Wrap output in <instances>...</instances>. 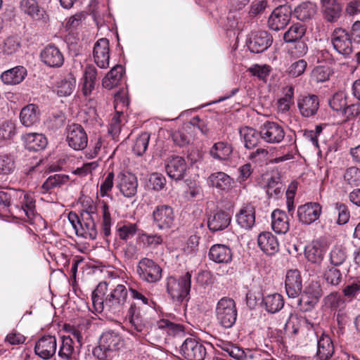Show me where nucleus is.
<instances>
[{
    "instance_id": "a18cd8bd",
    "label": "nucleus",
    "mask_w": 360,
    "mask_h": 360,
    "mask_svg": "<svg viewBox=\"0 0 360 360\" xmlns=\"http://www.w3.org/2000/svg\"><path fill=\"white\" fill-rule=\"evenodd\" d=\"M323 15L328 22H335L340 16L341 6L336 0H323Z\"/></svg>"
},
{
    "instance_id": "79ce46f5",
    "label": "nucleus",
    "mask_w": 360,
    "mask_h": 360,
    "mask_svg": "<svg viewBox=\"0 0 360 360\" xmlns=\"http://www.w3.org/2000/svg\"><path fill=\"white\" fill-rule=\"evenodd\" d=\"M124 73V68L121 65L113 67L103 79L102 84L105 89H111L118 84Z\"/></svg>"
},
{
    "instance_id": "6ab92c4d",
    "label": "nucleus",
    "mask_w": 360,
    "mask_h": 360,
    "mask_svg": "<svg viewBox=\"0 0 360 360\" xmlns=\"http://www.w3.org/2000/svg\"><path fill=\"white\" fill-rule=\"evenodd\" d=\"M117 187L124 197L132 198L137 193V178L131 173H122L118 176Z\"/></svg>"
},
{
    "instance_id": "7ed1b4c3",
    "label": "nucleus",
    "mask_w": 360,
    "mask_h": 360,
    "mask_svg": "<svg viewBox=\"0 0 360 360\" xmlns=\"http://www.w3.org/2000/svg\"><path fill=\"white\" fill-rule=\"evenodd\" d=\"M15 196L19 198L20 207L16 205L10 211L12 214L16 213L18 217L30 221L35 216V200L32 195L22 191H15Z\"/></svg>"
},
{
    "instance_id": "e433bc0d",
    "label": "nucleus",
    "mask_w": 360,
    "mask_h": 360,
    "mask_svg": "<svg viewBox=\"0 0 360 360\" xmlns=\"http://www.w3.org/2000/svg\"><path fill=\"white\" fill-rule=\"evenodd\" d=\"M108 289L106 282H101L92 292L91 300L96 312L101 313L106 310L105 297L104 295Z\"/></svg>"
},
{
    "instance_id": "69168bd1",
    "label": "nucleus",
    "mask_w": 360,
    "mask_h": 360,
    "mask_svg": "<svg viewBox=\"0 0 360 360\" xmlns=\"http://www.w3.org/2000/svg\"><path fill=\"white\" fill-rule=\"evenodd\" d=\"M15 135V125L12 121H5L0 125V140H10Z\"/></svg>"
},
{
    "instance_id": "b1692460",
    "label": "nucleus",
    "mask_w": 360,
    "mask_h": 360,
    "mask_svg": "<svg viewBox=\"0 0 360 360\" xmlns=\"http://www.w3.org/2000/svg\"><path fill=\"white\" fill-rule=\"evenodd\" d=\"M231 221L230 214L225 211H217L207 219V226L212 233L221 231L229 227Z\"/></svg>"
},
{
    "instance_id": "0eeeda50",
    "label": "nucleus",
    "mask_w": 360,
    "mask_h": 360,
    "mask_svg": "<svg viewBox=\"0 0 360 360\" xmlns=\"http://www.w3.org/2000/svg\"><path fill=\"white\" fill-rule=\"evenodd\" d=\"M180 353L187 360H204L207 348L198 340L188 338L182 343Z\"/></svg>"
},
{
    "instance_id": "9d476101",
    "label": "nucleus",
    "mask_w": 360,
    "mask_h": 360,
    "mask_svg": "<svg viewBox=\"0 0 360 360\" xmlns=\"http://www.w3.org/2000/svg\"><path fill=\"white\" fill-rule=\"evenodd\" d=\"M57 345V339L55 335H43L36 342L34 352L41 359L48 360L56 354Z\"/></svg>"
},
{
    "instance_id": "864d4df0",
    "label": "nucleus",
    "mask_w": 360,
    "mask_h": 360,
    "mask_svg": "<svg viewBox=\"0 0 360 360\" xmlns=\"http://www.w3.org/2000/svg\"><path fill=\"white\" fill-rule=\"evenodd\" d=\"M156 325L158 328L165 330L170 335H176L184 332V327L182 325L175 323L166 319L158 321Z\"/></svg>"
},
{
    "instance_id": "f704fd0d",
    "label": "nucleus",
    "mask_w": 360,
    "mask_h": 360,
    "mask_svg": "<svg viewBox=\"0 0 360 360\" xmlns=\"http://www.w3.org/2000/svg\"><path fill=\"white\" fill-rule=\"evenodd\" d=\"M20 120L22 125L29 127L39 121V110L35 104H29L20 111Z\"/></svg>"
},
{
    "instance_id": "a211bd4d",
    "label": "nucleus",
    "mask_w": 360,
    "mask_h": 360,
    "mask_svg": "<svg viewBox=\"0 0 360 360\" xmlns=\"http://www.w3.org/2000/svg\"><path fill=\"white\" fill-rule=\"evenodd\" d=\"M79 349L70 335H63L60 337L58 355L63 360H77Z\"/></svg>"
},
{
    "instance_id": "7c9ffc66",
    "label": "nucleus",
    "mask_w": 360,
    "mask_h": 360,
    "mask_svg": "<svg viewBox=\"0 0 360 360\" xmlns=\"http://www.w3.org/2000/svg\"><path fill=\"white\" fill-rule=\"evenodd\" d=\"M209 258L216 263H229L232 259V252L225 245L215 244L210 249Z\"/></svg>"
},
{
    "instance_id": "20e7f679",
    "label": "nucleus",
    "mask_w": 360,
    "mask_h": 360,
    "mask_svg": "<svg viewBox=\"0 0 360 360\" xmlns=\"http://www.w3.org/2000/svg\"><path fill=\"white\" fill-rule=\"evenodd\" d=\"M127 289L124 285L118 284L105 296L106 311L119 315L127 299Z\"/></svg>"
},
{
    "instance_id": "5701e85b",
    "label": "nucleus",
    "mask_w": 360,
    "mask_h": 360,
    "mask_svg": "<svg viewBox=\"0 0 360 360\" xmlns=\"http://www.w3.org/2000/svg\"><path fill=\"white\" fill-rule=\"evenodd\" d=\"M81 217V223L77 229V236L88 240H95L98 236L96 221L99 217Z\"/></svg>"
},
{
    "instance_id": "8fccbe9b",
    "label": "nucleus",
    "mask_w": 360,
    "mask_h": 360,
    "mask_svg": "<svg viewBox=\"0 0 360 360\" xmlns=\"http://www.w3.org/2000/svg\"><path fill=\"white\" fill-rule=\"evenodd\" d=\"M306 32L304 25L296 23L292 25L284 34L283 39L287 43L300 41Z\"/></svg>"
},
{
    "instance_id": "680f3d73",
    "label": "nucleus",
    "mask_w": 360,
    "mask_h": 360,
    "mask_svg": "<svg viewBox=\"0 0 360 360\" xmlns=\"http://www.w3.org/2000/svg\"><path fill=\"white\" fill-rule=\"evenodd\" d=\"M330 108L337 112H343L344 108L347 106V96L344 92L335 93L329 101Z\"/></svg>"
},
{
    "instance_id": "3c124183",
    "label": "nucleus",
    "mask_w": 360,
    "mask_h": 360,
    "mask_svg": "<svg viewBox=\"0 0 360 360\" xmlns=\"http://www.w3.org/2000/svg\"><path fill=\"white\" fill-rule=\"evenodd\" d=\"M76 85V80L72 76L59 81L56 86V93L59 96H70L74 91Z\"/></svg>"
},
{
    "instance_id": "f3484780",
    "label": "nucleus",
    "mask_w": 360,
    "mask_h": 360,
    "mask_svg": "<svg viewBox=\"0 0 360 360\" xmlns=\"http://www.w3.org/2000/svg\"><path fill=\"white\" fill-rule=\"evenodd\" d=\"M328 247L320 240H314L304 248V256L312 264H320L323 260Z\"/></svg>"
},
{
    "instance_id": "ea45409f",
    "label": "nucleus",
    "mask_w": 360,
    "mask_h": 360,
    "mask_svg": "<svg viewBox=\"0 0 360 360\" xmlns=\"http://www.w3.org/2000/svg\"><path fill=\"white\" fill-rule=\"evenodd\" d=\"M334 353V346L331 338L322 334L317 341V356L320 360H328Z\"/></svg>"
},
{
    "instance_id": "cd10ccee",
    "label": "nucleus",
    "mask_w": 360,
    "mask_h": 360,
    "mask_svg": "<svg viewBox=\"0 0 360 360\" xmlns=\"http://www.w3.org/2000/svg\"><path fill=\"white\" fill-rule=\"evenodd\" d=\"M252 22L250 15L245 12L231 11L227 17V26L232 30H243Z\"/></svg>"
},
{
    "instance_id": "bf43d9fd",
    "label": "nucleus",
    "mask_w": 360,
    "mask_h": 360,
    "mask_svg": "<svg viewBox=\"0 0 360 360\" xmlns=\"http://www.w3.org/2000/svg\"><path fill=\"white\" fill-rule=\"evenodd\" d=\"M82 208L80 211V217H99L97 213V207L94 200L89 197H84L82 200Z\"/></svg>"
},
{
    "instance_id": "09e8293b",
    "label": "nucleus",
    "mask_w": 360,
    "mask_h": 360,
    "mask_svg": "<svg viewBox=\"0 0 360 360\" xmlns=\"http://www.w3.org/2000/svg\"><path fill=\"white\" fill-rule=\"evenodd\" d=\"M266 194L269 198H278L285 189L284 185L278 176L268 179L265 185Z\"/></svg>"
},
{
    "instance_id": "412c9836",
    "label": "nucleus",
    "mask_w": 360,
    "mask_h": 360,
    "mask_svg": "<svg viewBox=\"0 0 360 360\" xmlns=\"http://www.w3.org/2000/svg\"><path fill=\"white\" fill-rule=\"evenodd\" d=\"M93 56L98 67L103 69L109 67V41L106 38H101L96 41L94 47Z\"/></svg>"
},
{
    "instance_id": "c756f323",
    "label": "nucleus",
    "mask_w": 360,
    "mask_h": 360,
    "mask_svg": "<svg viewBox=\"0 0 360 360\" xmlns=\"http://www.w3.org/2000/svg\"><path fill=\"white\" fill-rule=\"evenodd\" d=\"M26 75L25 68L18 65L2 72L1 79L5 84L15 85L21 83Z\"/></svg>"
},
{
    "instance_id": "c03bdc74",
    "label": "nucleus",
    "mask_w": 360,
    "mask_h": 360,
    "mask_svg": "<svg viewBox=\"0 0 360 360\" xmlns=\"http://www.w3.org/2000/svg\"><path fill=\"white\" fill-rule=\"evenodd\" d=\"M294 103V87L286 86L283 89V96L277 101V110L278 112H288Z\"/></svg>"
},
{
    "instance_id": "4be33fe9",
    "label": "nucleus",
    "mask_w": 360,
    "mask_h": 360,
    "mask_svg": "<svg viewBox=\"0 0 360 360\" xmlns=\"http://www.w3.org/2000/svg\"><path fill=\"white\" fill-rule=\"evenodd\" d=\"M321 207L316 202H308L297 209L299 221L302 224H311L316 221L321 214Z\"/></svg>"
},
{
    "instance_id": "6e6d98bb",
    "label": "nucleus",
    "mask_w": 360,
    "mask_h": 360,
    "mask_svg": "<svg viewBox=\"0 0 360 360\" xmlns=\"http://www.w3.org/2000/svg\"><path fill=\"white\" fill-rule=\"evenodd\" d=\"M149 140L150 134L148 132H143L139 134L132 147L134 153L138 156L143 155L148 148Z\"/></svg>"
},
{
    "instance_id": "4d7b16f0",
    "label": "nucleus",
    "mask_w": 360,
    "mask_h": 360,
    "mask_svg": "<svg viewBox=\"0 0 360 360\" xmlns=\"http://www.w3.org/2000/svg\"><path fill=\"white\" fill-rule=\"evenodd\" d=\"M139 239L144 247L150 248H155L163 242L162 236L158 233L149 234L142 232L139 234Z\"/></svg>"
},
{
    "instance_id": "473e14b6",
    "label": "nucleus",
    "mask_w": 360,
    "mask_h": 360,
    "mask_svg": "<svg viewBox=\"0 0 360 360\" xmlns=\"http://www.w3.org/2000/svg\"><path fill=\"white\" fill-rule=\"evenodd\" d=\"M289 219L284 211L275 210L271 213V228L278 234H285L289 230Z\"/></svg>"
},
{
    "instance_id": "9b49d317",
    "label": "nucleus",
    "mask_w": 360,
    "mask_h": 360,
    "mask_svg": "<svg viewBox=\"0 0 360 360\" xmlns=\"http://www.w3.org/2000/svg\"><path fill=\"white\" fill-rule=\"evenodd\" d=\"M165 170L171 179L179 181L186 175L187 163L183 157L172 155L166 160Z\"/></svg>"
},
{
    "instance_id": "c85d7f7f",
    "label": "nucleus",
    "mask_w": 360,
    "mask_h": 360,
    "mask_svg": "<svg viewBox=\"0 0 360 360\" xmlns=\"http://www.w3.org/2000/svg\"><path fill=\"white\" fill-rule=\"evenodd\" d=\"M21 10L33 19L46 22L48 18L46 12L41 9L36 0H22Z\"/></svg>"
},
{
    "instance_id": "49530a36",
    "label": "nucleus",
    "mask_w": 360,
    "mask_h": 360,
    "mask_svg": "<svg viewBox=\"0 0 360 360\" xmlns=\"http://www.w3.org/2000/svg\"><path fill=\"white\" fill-rule=\"evenodd\" d=\"M15 169V163L12 155L0 154V181H7Z\"/></svg>"
},
{
    "instance_id": "5fc2aeb1",
    "label": "nucleus",
    "mask_w": 360,
    "mask_h": 360,
    "mask_svg": "<svg viewBox=\"0 0 360 360\" xmlns=\"http://www.w3.org/2000/svg\"><path fill=\"white\" fill-rule=\"evenodd\" d=\"M347 258L346 250L341 245H336L333 247L330 252V262L332 265L337 266L342 264Z\"/></svg>"
},
{
    "instance_id": "c9c22d12",
    "label": "nucleus",
    "mask_w": 360,
    "mask_h": 360,
    "mask_svg": "<svg viewBox=\"0 0 360 360\" xmlns=\"http://www.w3.org/2000/svg\"><path fill=\"white\" fill-rule=\"evenodd\" d=\"M316 5L312 2H303L296 6L291 15L301 21H307L311 19L316 13Z\"/></svg>"
},
{
    "instance_id": "0e129e2a",
    "label": "nucleus",
    "mask_w": 360,
    "mask_h": 360,
    "mask_svg": "<svg viewBox=\"0 0 360 360\" xmlns=\"http://www.w3.org/2000/svg\"><path fill=\"white\" fill-rule=\"evenodd\" d=\"M325 304L332 309L339 310L344 308L345 300L338 292H332L324 298Z\"/></svg>"
},
{
    "instance_id": "de8ad7c7",
    "label": "nucleus",
    "mask_w": 360,
    "mask_h": 360,
    "mask_svg": "<svg viewBox=\"0 0 360 360\" xmlns=\"http://www.w3.org/2000/svg\"><path fill=\"white\" fill-rule=\"evenodd\" d=\"M69 181V176L65 174H56L48 177L41 186V192L49 193L53 188L60 187Z\"/></svg>"
},
{
    "instance_id": "052dcab7",
    "label": "nucleus",
    "mask_w": 360,
    "mask_h": 360,
    "mask_svg": "<svg viewBox=\"0 0 360 360\" xmlns=\"http://www.w3.org/2000/svg\"><path fill=\"white\" fill-rule=\"evenodd\" d=\"M288 47V53L295 58H300L304 56L308 51V46L303 40L290 42Z\"/></svg>"
},
{
    "instance_id": "f257e3e1",
    "label": "nucleus",
    "mask_w": 360,
    "mask_h": 360,
    "mask_svg": "<svg viewBox=\"0 0 360 360\" xmlns=\"http://www.w3.org/2000/svg\"><path fill=\"white\" fill-rule=\"evenodd\" d=\"M214 315L219 326L224 328H232L238 316V311L235 301L228 297L221 298L217 302Z\"/></svg>"
},
{
    "instance_id": "aec40b11",
    "label": "nucleus",
    "mask_w": 360,
    "mask_h": 360,
    "mask_svg": "<svg viewBox=\"0 0 360 360\" xmlns=\"http://www.w3.org/2000/svg\"><path fill=\"white\" fill-rule=\"evenodd\" d=\"M285 287L289 297L295 298L300 295L302 289V279L300 271L290 269L287 271Z\"/></svg>"
},
{
    "instance_id": "4c0bfd02",
    "label": "nucleus",
    "mask_w": 360,
    "mask_h": 360,
    "mask_svg": "<svg viewBox=\"0 0 360 360\" xmlns=\"http://www.w3.org/2000/svg\"><path fill=\"white\" fill-rule=\"evenodd\" d=\"M127 317L131 326L137 332H142L146 328V322L141 314V309L136 303H132L128 309Z\"/></svg>"
},
{
    "instance_id": "6e6552de",
    "label": "nucleus",
    "mask_w": 360,
    "mask_h": 360,
    "mask_svg": "<svg viewBox=\"0 0 360 360\" xmlns=\"http://www.w3.org/2000/svg\"><path fill=\"white\" fill-rule=\"evenodd\" d=\"M66 141L72 149L82 150L87 146L88 136L80 124H72L67 127Z\"/></svg>"
},
{
    "instance_id": "dca6fc26",
    "label": "nucleus",
    "mask_w": 360,
    "mask_h": 360,
    "mask_svg": "<svg viewBox=\"0 0 360 360\" xmlns=\"http://www.w3.org/2000/svg\"><path fill=\"white\" fill-rule=\"evenodd\" d=\"M291 10L286 6L275 8L268 20L270 29L277 31L284 28L290 20Z\"/></svg>"
},
{
    "instance_id": "338daca9",
    "label": "nucleus",
    "mask_w": 360,
    "mask_h": 360,
    "mask_svg": "<svg viewBox=\"0 0 360 360\" xmlns=\"http://www.w3.org/2000/svg\"><path fill=\"white\" fill-rule=\"evenodd\" d=\"M344 179L352 186H360V169L356 167H349L344 174Z\"/></svg>"
},
{
    "instance_id": "a878e982",
    "label": "nucleus",
    "mask_w": 360,
    "mask_h": 360,
    "mask_svg": "<svg viewBox=\"0 0 360 360\" xmlns=\"http://www.w3.org/2000/svg\"><path fill=\"white\" fill-rule=\"evenodd\" d=\"M236 221L241 228L251 229L255 223V209L251 204L244 205L236 214Z\"/></svg>"
},
{
    "instance_id": "bb28decb",
    "label": "nucleus",
    "mask_w": 360,
    "mask_h": 360,
    "mask_svg": "<svg viewBox=\"0 0 360 360\" xmlns=\"http://www.w3.org/2000/svg\"><path fill=\"white\" fill-rule=\"evenodd\" d=\"M257 243L261 250L266 255H274L279 250L278 239L271 232L261 233L258 236Z\"/></svg>"
},
{
    "instance_id": "a19ab883",
    "label": "nucleus",
    "mask_w": 360,
    "mask_h": 360,
    "mask_svg": "<svg viewBox=\"0 0 360 360\" xmlns=\"http://www.w3.org/2000/svg\"><path fill=\"white\" fill-rule=\"evenodd\" d=\"M232 179L223 172L212 173L208 177V183L210 186L220 191H227L231 187Z\"/></svg>"
},
{
    "instance_id": "13d9d810",
    "label": "nucleus",
    "mask_w": 360,
    "mask_h": 360,
    "mask_svg": "<svg viewBox=\"0 0 360 360\" xmlns=\"http://www.w3.org/2000/svg\"><path fill=\"white\" fill-rule=\"evenodd\" d=\"M138 231V226L134 223H125L117 229L119 238L122 240H128L132 238Z\"/></svg>"
},
{
    "instance_id": "f03ea898",
    "label": "nucleus",
    "mask_w": 360,
    "mask_h": 360,
    "mask_svg": "<svg viewBox=\"0 0 360 360\" xmlns=\"http://www.w3.org/2000/svg\"><path fill=\"white\" fill-rule=\"evenodd\" d=\"M191 287V274H185L176 278L169 276L167 280V290L174 302H182L188 300Z\"/></svg>"
},
{
    "instance_id": "423d86ee",
    "label": "nucleus",
    "mask_w": 360,
    "mask_h": 360,
    "mask_svg": "<svg viewBox=\"0 0 360 360\" xmlns=\"http://www.w3.org/2000/svg\"><path fill=\"white\" fill-rule=\"evenodd\" d=\"M136 273L141 280L148 283H155L162 277V269L160 266L148 258H143L139 262Z\"/></svg>"
},
{
    "instance_id": "603ef678",
    "label": "nucleus",
    "mask_w": 360,
    "mask_h": 360,
    "mask_svg": "<svg viewBox=\"0 0 360 360\" xmlns=\"http://www.w3.org/2000/svg\"><path fill=\"white\" fill-rule=\"evenodd\" d=\"M102 211V225L101 233L105 237H108L111 233L112 219L110 213L109 206L105 201H101Z\"/></svg>"
},
{
    "instance_id": "72a5a7b5",
    "label": "nucleus",
    "mask_w": 360,
    "mask_h": 360,
    "mask_svg": "<svg viewBox=\"0 0 360 360\" xmlns=\"http://www.w3.org/2000/svg\"><path fill=\"white\" fill-rule=\"evenodd\" d=\"M26 148L29 150H43L47 145V139L42 134L28 133L22 136Z\"/></svg>"
},
{
    "instance_id": "e2e57ef3",
    "label": "nucleus",
    "mask_w": 360,
    "mask_h": 360,
    "mask_svg": "<svg viewBox=\"0 0 360 360\" xmlns=\"http://www.w3.org/2000/svg\"><path fill=\"white\" fill-rule=\"evenodd\" d=\"M129 291L131 298L134 300H140L143 304L155 309L156 302L153 301L150 295H146L133 286H129Z\"/></svg>"
},
{
    "instance_id": "2eb2a0df",
    "label": "nucleus",
    "mask_w": 360,
    "mask_h": 360,
    "mask_svg": "<svg viewBox=\"0 0 360 360\" xmlns=\"http://www.w3.org/2000/svg\"><path fill=\"white\" fill-rule=\"evenodd\" d=\"M262 139L270 143H278L285 136L283 128L276 122H266L261 128Z\"/></svg>"
},
{
    "instance_id": "58836bf2",
    "label": "nucleus",
    "mask_w": 360,
    "mask_h": 360,
    "mask_svg": "<svg viewBox=\"0 0 360 360\" xmlns=\"http://www.w3.org/2000/svg\"><path fill=\"white\" fill-rule=\"evenodd\" d=\"M239 133L247 149L254 148L259 143L260 139H262L261 131H257L252 127H242Z\"/></svg>"
},
{
    "instance_id": "4468645a",
    "label": "nucleus",
    "mask_w": 360,
    "mask_h": 360,
    "mask_svg": "<svg viewBox=\"0 0 360 360\" xmlns=\"http://www.w3.org/2000/svg\"><path fill=\"white\" fill-rule=\"evenodd\" d=\"M40 58L43 63L50 68H60L64 63L63 53L54 44L46 46L40 53Z\"/></svg>"
},
{
    "instance_id": "774afa93",
    "label": "nucleus",
    "mask_w": 360,
    "mask_h": 360,
    "mask_svg": "<svg viewBox=\"0 0 360 360\" xmlns=\"http://www.w3.org/2000/svg\"><path fill=\"white\" fill-rule=\"evenodd\" d=\"M323 276L326 282L332 285H338L342 280V274L334 266L328 267Z\"/></svg>"
},
{
    "instance_id": "37998d69",
    "label": "nucleus",
    "mask_w": 360,
    "mask_h": 360,
    "mask_svg": "<svg viewBox=\"0 0 360 360\" xmlns=\"http://www.w3.org/2000/svg\"><path fill=\"white\" fill-rule=\"evenodd\" d=\"M262 305L264 307L267 312L274 314L283 308L284 305L283 297L278 293L267 295L264 297Z\"/></svg>"
},
{
    "instance_id": "f8f14e48",
    "label": "nucleus",
    "mask_w": 360,
    "mask_h": 360,
    "mask_svg": "<svg viewBox=\"0 0 360 360\" xmlns=\"http://www.w3.org/2000/svg\"><path fill=\"white\" fill-rule=\"evenodd\" d=\"M297 105L302 117H314L319 108V99L317 96L314 94L300 96L297 98Z\"/></svg>"
},
{
    "instance_id": "39448f33",
    "label": "nucleus",
    "mask_w": 360,
    "mask_h": 360,
    "mask_svg": "<svg viewBox=\"0 0 360 360\" xmlns=\"http://www.w3.org/2000/svg\"><path fill=\"white\" fill-rule=\"evenodd\" d=\"M152 219L153 224L159 230L169 229L173 226L175 219L174 209L168 205H158L152 212Z\"/></svg>"
},
{
    "instance_id": "393cba45",
    "label": "nucleus",
    "mask_w": 360,
    "mask_h": 360,
    "mask_svg": "<svg viewBox=\"0 0 360 360\" xmlns=\"http://www.w3.org/2000/svg\"><path fill=\"white\" fill-rule=\"evenodd\" d=\"M233 153L232 146L228 142L218 141L210 148L209 155L218 162H228L231 159Z\"/></svg>"
},
{
    "instance_id": "1a4fd4ad",
    "label": "nucleus",
    "mask_w": 360,
    "mask_h": 360,
    "mask_svg": "<svg viewBox=\"0 0 360 360\" xmlns=\"http://www.w3.org/2000/svg\"><path fill=\"white\" fill-rule=\"evenodd\" d=\"M331 43L340 54L347 56L353 51L352 40L349 33L342 28H336L331 34Z\"/></svg>"
},
{
    "instance_id": "2f4dec72",
    "label": "nucleus",
    "mask_w": 360,
    "mask_h": 360,
    "mask_svg": "<svg viewBox=\"0 0 360 360\" xmlns=\"http://www.w3.org/2000/svg\"><path fill=\"white\" fill-rule=\"evenodd\" d=\"M103 346L110 352L120 349L123 346V340L121 335L113 330L104 332L99 340Z\"/></svg>"
},
{
    "instance_id": "ddd939ff",
    "label": "nucleus",
    "mask_w": 360,
    "mask_h": 360,
    "mask_svg": "<svg viewBox=\"0 0 360 360\" xmlns=\"http://www.w3.org/2000/svg\"><path fill=\"white\" fill-rule=\"evenodd\" d=\"M272 43V38L266 31L259 30L251 33L248 46L252 53H259L266 50Z\"/></svg>"
}]
</instances>
